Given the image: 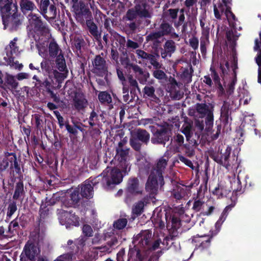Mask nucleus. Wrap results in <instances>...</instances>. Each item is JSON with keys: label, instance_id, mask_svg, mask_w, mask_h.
<instances>
[{"label": "nucleus", "instance_id": "1", "mask_svg": "<svg viewBox=\"0 0 261 261\" xmlns=\"http://www.w3.org/2000/svg\"><path fill=\"white\" fill-rule=\"evenodd\" d=\"M167 161L163 158L159 159L156 167L151 170L146 184V189L151 194L157 192L159 187L164 185L162 173L164 170Z\"/></svg>", "mask_w": 261, "mask_h": 261}, {"label": "nucleus", "instance_id": "2", "mask_svg": "<svg viewBox=\"0 0 261 261\" xmlns=\"http://www.w3.org/2000/svg\"><path fill=\"white\" fill-rule=\"evenodd\" d=\"M100 176L103 187L105 189H110L122 181L123 174L114 167H108Z\"/></svg>", "mask_w": 261, "mask_h": 261}, {"label": "nucleus", "instance_id": "3", "mask_svg": "<svg viewBox=\"0 0 261 261\" xmlns=\"http://www.w3.org/2000/svg\"><path fill=\"white\" fill-rule=\"evenodd\" d=\"M117 153L115 156L118 163L114 167L124 175L128 173L130 170L131 165L128 156V149L123 147V143L119 142L116 149Z\"/></svg>", "mask_w": 261, "mask_h": 261}, {"label": "nucleus", "instance_id": "4", "mask_svg": "<svg viewBox=\"0 0 261 261\" xmlns=\"http://www.w3.org/2000/svg\"><path fill=\"white\" fill-rule=\"evenodd\" d=\"M231 0H222L217 4H214V13L217 19H221L222 14L224 12L229 24L233 26L236 17L231 11Z\"/></svg>", "mask_w": 261, "mask_h": 261}, {"label": "nucleus", "instance_id": "5", "mask_svg": "<svg viewBox=\"0 0 261 261\" xmlns=\"http://www.w3.org/2000/svg\"><path fill=\"white\" fill-rule=\"evenodd\" d=\"M13 8L10 13L5 14V16H2L5 29H8L10 31L16 30L22 21V17L16 13L17 6L14 5Z\"/></svg>", "mask_w": 261, "mask_h": 261}, {"label": "nucleus", "instance_id": "6", "mask_svg": "<svg viewBox=\"0 0 261 261\" xmlns=\"http://www.w3.org/2000/svg\"><path fill=\"white\" fill-rule=\"evenodd\" d=\"M60 223L62 225H65L67 228L70 226H78L79 225V218L70 212L60 210L59 213Z\"/></svg>", "mask_w": 261, "mask_h": 261}, {"label": "nucleus", "instance_id": "7", "mask_svg": "<svg viewBox=\"0 0 261 261\" xmlns=\"http://www.w3.org/2000/svg\"><path fill=\"white\" fill-rule=\"evenodd\" d=\"M72 8L76 19L79 20L88 19L91 16V13L89 9L82 2L75 3L72 6Z\"/></svg>", "mask_w": 261, "mask_h": 261}, {"label": "nucleus", "instance_id": "8", "mask_svg": "<svg viewBox=\"0 0 261 261\" xmlns=\"http://www.w3.org/2000/svg\"><path fill=\"white\" fill-rule=\"evenodd\" d=\"M137 15L140 17H150V14L144 4L137 5L135 10L129 9L126 13V18L129 20L135 19Z\"/></svg>", "mask_w": 261, "mask_h": 261}, {"label": "nucleus", "instance_id": "9", "mask_svg": "<svg viewBox=\"0 0 261 261\" xmlns=\"http://www.w3.org/2000/svg\"><path fill=\"white\" fill-rule=\"evenodd\" d=\"M151 238V233L149 230L141 231L134 240L135 245H139L140 248L147 246Z\"/></svg>", "mask_w": 261, "mask_h": 261}, {"label": "nucleus", "instance_id": "10", "mask_svg": "<svg viewBox=\"0 0 261 261\" xmlns=\"http://www.w3.org/2000/svg\"><path fill=\"white\" fill-rule=\"evenodd\" d=\"M28 18L30 23L34 27L36 31L48 33V29L46 28L45 25L41 21L40 17L37 15L31 13L29 15Z\"/></svg>", "mask_w": 261, "mask_h": 261}, {"label": "nucleus", "instance_id": "11", "mask_svg": "<svg viewBox=\"0 0 261 261\" xmlns=\"http://www.w3.org/2000/svg\"><path fill=\"white\" fill-rule=\"evenodd\" d=\"M23 253L30 260H32L39 255L40 250L37 245L29 242L24 248Z\"/></svg>", "mask_w": 261, "mask_h": 261}, {"label": "nucleus", "instance_id": "12", "mask_svg": "<svg viewBox=\"0 0 261 261\" xmlns=\"http://www.w3.org/2000/svg\"><path fill=\"white\" fill-rule=\"evenodd\" d=\"M211 237L210 236H199L197 235L194 237L192 241L196 243V246L197 247L201 249H204L208 248L210 246Z\"/></svg>", "mask_w": 261, "mask_h": 261}, {"label": "nucleus", "instance_id": "13", "mask_svg": "<svg viewBox=\"0 0 261 261\" xmlns=\"http://www.w3.org/2000/svg\"><path fill=\"white\" fill-rule=\"evenodd\" d=\"M94 183L91 181H86L81 188V193L82 196L90 198L93 195V186Z\"/></svg>", "mask_w": 261, "mask_h": 261}, {"label": "nucleus", "instance_id": "14", "mask_svg": "<svg viewBox=\"0 0 261 261\" xmlns=\"http://www.w3.org/2000/svg\"><path fill=\"white\" fill-rule=\"evenodd\" d=\"M161 29L162 30V33L155 32L149 34L147 37V40H154L158 39L161 36L167 34L171 31L172 27L168 23H165L161 25Z\"/></svg>", "mask_w": 261, "mask_h": 261}, {"label": "nucleus", "instance_id": "15", "mask_svg": "<svg viewBox=\"0 0 261 261\" xmlns=\"http://www.w3.org/2000/svg\"><path fill=\"white\" fill-rule=\"evenodd\" d=\"M12 0H0V12L2 16H5V14L10 13L14 9L12 7Z\"/></svg>", "mask_w": 261, "mask_h": 261}, {"label": "nucleus", "instance_id": "16", "mask_svg": "<svg viewBox=\"0 0 261 261\" xmlns=\"http://www.w3.org/2000/svg\"><path fill=\"white\" fill-rule=\"evenodd\" d=\"M209 44V29H204L202 31L200 39V49L202 53L206 51V47Z\"/></svg>", "mask_w": 261, "mask_h": 261}, {"label": "nucleus", "instance_id": "17", "mask_svg": "<svg viewBox=\"0 0 261 261\" xmlns=\"http://www.w3.org/2000/svg\"><path fill=\"white\" fill-rule=\"evenodd\" d=\"M74 105L77 110H81L87 105V101L82 94H76L74 99Z\"/></svg>", "mask_w": 261, "mask_h": 261}, {"label": "nucleus", "instance_id": "18", "mask_svg": "<svg viewBox=\"0 0 261 261\" xmlns=\"http://www.w3.org/2000/svg\"><path fill=\"white\" fill-rule=\"evenodd\" d=\"M234 206V204H231L229 205L226 206L223 212L222 213L219 220L216 223V227L218 230L220 229L222 224L225 220L228 212L231 210L232 207Z\"/></svg>", "mask_w": 261, "mask_h": 261}, {"label": "nucleus", "instance_id": "19", "mask_svg": "<svg viewBox=\"0 0 261 261\" xmlns=\"http://www.w3.org/2000/svg\"><path fill=\"white\" fill-rule=\"evenodd\" d=\"M174 43L171 41H167L165 43L164 51L161 53L162 58H165L167 56H171L172 53L175 50Z\"/></svg>", "mask_w": 261, "mask_h": 261}, {"label": "nucleus", "instance_id": "20", "mask_svg": "<svg viewBox=\"0 0 261 261\" xmlns=\"http://www.w3.org/2000/svg\"><path fill=\"white\" fill-rule=\"evenodd\" d=\"M20 6L23 13L29 11H33L36 8L35 4L30 0H21Z\"/></svg>", "mask_w": 261, "mask_h": 261}, {"label": "nucleus", "instance_id": "21", "mask_svg": "<svg viewBox=\"0 0 261 261\" xmlns=\"http://www.w3.org/2000/svg\"><path fill=\"white\" fill-rule=\"evenodd\" d=\"M36 45L40 56L42 57H45L46 55L48 42L43 40V38H41L37 42Z\"/></svg>", "mask_w": 261, "mask_h": 261}, {"label": "nucleus", "instance_id": "22", "mask_svg": "<svg viewBox=\"0 0 261 261\" xmlns=\"http://www.w3.org/2000/svg\"><path fill=\"white\" fill-rule=\"evenodd\" d=\"M230 153V149L229 147H227L226 150V152L225 154L222 156V159L219 160H217V162L220 164H221L224 166L226 169H229L230 166V164L229 163L228 161V159Z\"/></svg>", "mask_w": 261, "mask_h": 261}, {"label": "nucleus", "instance_id": "23", "mask_svg": "<svg viewBox=\"0 0 261 261\" xmlns=\"http://www.w3.org/2000/svg\"><path fill=\"white\" fill-rule=\"evenodd\" d=\"M236 65L234 64V65L231 67L232 70L233 71V72L232 73V79L231 80V81L229 83H228L227 86V92L228 94H231L234 89V85L236 83V74L234 71V69L236 68Z\"/></svg>", "mask_w": 261, "mask_h": 261}, {"label": "nucleus", "instance_id": "24", "mask_svg": "<svg viewBox=\"0 0 261 261\" xmlns=\"http://www.w3.org/2000/svg\"><path fill=\"white\" fill-rule=\"evenodd\" d=\"M239 93L240 102H243L244 105L248 104L250 100L248 92L243 89H239Z\"/></svg>", "mask_w": 261, "mask_h": 261}, {"label": "nucleus", "instance_id": "25", "mask_svg": "<svg viewBox=\"0 0 261 261\" xmlns=\"http://www.w3.org/2000/svg\"><path fill=\"white\" fill-rule=\"evenodd\" d=\"M196 110L197 113L200 115V117H203L211 111L206 105L202 103L197 104L196 105Z\"/></svg>", "mask_w": 261, "mask_h": 261}, {"label": "nucleus", "instance_id": "26", "mask_svg": "<svg viewBox=\"0 0 261 261\" xmlns=\"http://www.w3.org/2000/svg\"><path fill=\"white\" fill-rule=\"evenodd\" d=\"M138 181L136 178H131L128 180V190L130 193H138Z\"/></svg>", "mask_w": 261, "mask_h": 261}, {"label": "nucleus", "instance_id": "27", "mask_svg": "<svg viewBox=\"0 0 261 261\" xmlns=\"http://www.w3.org/2000/svg\"><path fill=\"white\" fill-rule=\"evenodd\" d=\"M62 72H59L57 70H54L53 71L54 77L56 79L57 82L59 83L58 86L59 88L61 87L60 84L64 79H65L67 77L68 75V71Z\"/></svg>", "mask_w": 261, "mask_h": 261}, {"label": "nucleus", "instance_id": "28", "mask_svg": "<svg viewBox=\"0 0 261 261\" xmlns=\"http://www.w3.org/2000/svg\"><path fill=\"white\" fill-rule=\"evenodd\" d=\"M181 132L185 134L187 139H189L192 134V125L190 123L185 122L182 126Z\"/></svg>", "mask_w": 261, "mask_h": 261}, {"label": "nucleus", "instance_id": "29", "mask_svg": "<svg viewBox=\"0 0 261 261\" xmlns=\"http://www.w3.org/2000/svg\"><path fill=\"white\" fill-rule=\"evenodd\" d=\"M137 136L139 140L145 143L148 141L149 139V135L145 130H138Z\"/></svg>", "mask_w": 261, "mask_h": 261}, {"label": "nucleus", "instance_id": "30", "mask_svg": "<svg viewBox=\"0 0 261 261\" xmlns=\"http://www.w3.org/2000/svg\"><path fill=\"white\" fill-rule=\"evenodd\" d=\"M57 66L58 69L60 71H68L66 68L65 60L62 55H59L57 59Z\"/></svg>", "mask_w": 261, "mask_h": 261}, {"label": "nucleus", "instance_id": "31", "mask_svg": "<svg viewBox=\"0 0 261 261\" xmlns=\"http://www.w3.org/2000/svg\"><path fill=\"white\" fill-rule=\"evenodd\" d=\"M44 17L47 19H54L56 16V8L54 5L49 6L48 11L47 10L46 14H42Z\"/></svg>", "mask_w": 261, "mask_h": 261}, {"label": "nucleus", "instance_id": "32", "mask_svg": "<svg viewBox=\"0 0 261 261\" xmlns=\"http://www.w3.org/2000/svg\"><path fill=\"white\" fill-rule=\"evenodd\" d=\"M98 99L101 103H110L112 101L111 95L106 92H101L98 94Z\"/></svg>", "mask_w": 261, "mask_h": 261}, {"label": "nucleus", "instance_id": "33", "mask_svg": "<svg viewBox=\"0 0 261 261\" xmlns=\"http://www.w3.org/2000/svg\"><path fill=\"white\" fill-rule=\"evenodd\" d=\"M17 40V38H14V39L10 42L9 47H8L7 48V50L10 49V51L12 55H13V54L17 55L19 53L18 47L16 45Z\"/></svg>", "mask_w": 261, "mask_h": 261}, {"label": "nucleus", "instance_id": "34", "mask_svg": "<svg viewBox=\"0 0 261 261\" xmlns=\"http://www.w3.org/2000/svg\"><path fill=\"white\" fill-rule=\"evenodd\" d=\"M93 64L96 69H102L104 67L105 61L102 57L97 56L93 62Z\"/></svg>", "mask_w": 261, "mask_h": 261}, {"label": "nucleus", "instance_id": "35", "mask_svg": "<svg viewBox=\"0 0 261 261\" xmlns=\"http://www.w3.org/2000/svg\"><path fill=\"white\" fill-rule=\"evenodd\" d=\"M144 205V202L143 201H140L137 203L133 208V214L137 215H140L143 212Z\"/></svg>", "mask_w": 261, "mask_h": 261}, {"label": "nucleus", "instance_id": "36", "mask_svg": "<svg viewBox=\"0 0 261 261\" xmlns=\"http://www.w3.org/2000/svg\"><path fill=\"white\" fill-rule=\"evenodd\" d=\"M127 223V221L126 219H119L114 222L113 226L116 229H122L126 226Z\"/></svg>", "mask_w": 261, "mask_h": 261}, {"label": "nucleus", "instance_id": "37", "mask_svg": "<svg viewBox=\"0 0 261 261\" xmlns=\"http://www.w3.org/2000/svg\"><path fill=\"white\" fill-rule=\"evenodd\" d=\"M70 198H71V202L68 205H67V206H68V207L74 205L79 201V200L80 199L79 191L74 190L71 194Z\"/></svg>", "mask_w": 261, "mask_h": 261}, {"label": "nucleus", "instance_id": "38", "mask_svg": "<svg viewBox=\"0 0 261 261\" xmlns=\"http://www.w3.org/2000/svg\"><path fill=\"white\" fill-rule=\"evenodd\" d=\"M137 164L140 169L148 168L149 165V163L144 156H138Z\"/></svg>", "mask_w": 261, "mask_h": 261}, {"label": "nucleus", "instance_id": "39", "mask_svg": "<svg viewBox=\"0 0 261 261\" xmlns=\"http://www.w3.org/2000/svg\"><path fill=\"white\" fill-rule=\"evenodd\" d=\"M23 192V185L21 182H18L17 184L15 191L13 195V198L17 199H18Z\"/></svg>", "mask_w": 261, "mask_h": 261}, {"label": "nucleus", "instance_id": "40", "mask_svg": "<svg viewBox=\"0 0 261 261\" xmlns=\"http://www.w3.org/2000/svg\"><path fill=\"white\" fill-rule=\"evenodd\" d=\"M49 51L51 56L57 55L60 51L58 44L54 41L51 42L49 46Z\"/></svg>", "mask_w": 261, "mask_h": 261}, {"label": "nucleus", "instance_id": "41", "mask_svg": "<svg viewBox=\"0 0 261 261\" xmlns=\"http://www.w3.org/2000/svg\"><path fill=\"white\" fill-rule=\"evenodd\" d=\"M6 81V83L12 88L15 89L18 86V83L16 82L15 77L13 75L7 74Z\"/></svg>", "mask_w": 261, "mask_h": 261}, {"label": "nucleus", "instance_id": "42", "mask_svg": "<svg viewBox=\"0 0 261 261\" xmlns=\"http://www.w3.org/2000/svg\"><path fill=\"white\" fill-rule=\"evenodd\" d=\"M220 68L224 75L227 74L228 72L230 71L228 63L225 59H223L220 61Z\"/></svg>", "mask_w": 261, "mask_h": 261}, {"label": "nucleus", "instance_id": "43", "mask_svg": "<svg viewBox=\"0 0 261 261\" xmlns=\"http://www.w3.org/2000/svg\"><path fill=\"white\" fill-rule=\"evenodd\" d=\"M82 231L84 236L87 237L92 236L93 233V229L91 226L87 224H85L83 226Z\"/></svg>", "mask_w": 261, "mask_h": 261}, {"label": "nucleus", "instance_id": "44", "mask_svg": "<svg viewBox=\"0 0 261 261\" xmlns=\"http://www.w3.org/2000/svg\"><path fill=\"white\" fill-rule=\"evenodd\" d=\"M186 195V192L184 188L178 187L177 191L174 193V196L177 199H180Z\"/></svg>", "mask_w": 261, "mask_h": 261}, {"label": "nucleus", "instance_id": "45", "mask_svg": "<svg viewBox=\"0 0 261 261\" xmlns=\"http://www.w3.org/2000/svg\"><path fill=\"white\" fill-rule=\"evenodd\" d=\"M205 116L206 121L205 123L208 129H210L213 125V115L211 111L208 113Z\"/></svg>", "mask_w": 261, "mask_h": 261}, {"label": "nucleus", "instance_id": "46", "mask_svg": "<svg viewBox=\"0 0 261 261\" xmlns=\"http://www.w3.org/2000/svg\"><path fill=\"white\" fill-rule=\"evenodd\" d=\"M153 75L154 77L159 80H163L166 79V75L164 71L158 69L153 71Z\"/></svg>", "mask_w": 261, "mask_h": 261}, {"label": "nucleus", "instance_id": "47", "mask_svg": "<svg viewBox=\"0 0 261 261\" xmlns=\"http://www.w3.org/2000/svg\"><path fill=\"white\" fill-rule=\"evenodd\" d=\"M204 206V203L200 200H195L194 202L193 209L198 212L200 211Z\"/></svg>", "mask_w": 261, "mask_h": 261}, {"label": "nucleus", "instance_id": "48", "mask_svg": "<svg viewBox=\"0 0 261 261\" xmlns=\"http://www.w3.org/2000/svg\"><path fill=\"white\" fill-rule=\"evenodd\" d=\"M49 0H41L40 3V9L42 14H46L47 13V8L49 5Z\"/></svg>", "mask_w": 261, "mask_h": 261}, {"label": "nucleus", "instance_id": "49", "mask_svg": "<svg viewBox=\"0 0 261 261\" xmlns=\"http://www.w3.org/2000/svg\"><path fill=\"white\" fill-rule=\"evenodd\" d=\"M72 260V255L70 253H66L59 256L54 261H71Z\"/></svg>", "mask_w": 261, "mask_h": 261}, {"label": "nucleus", "instance_id": "50", "mask_svg": "<svg viewBox=\"0 0 261 261\" xmlns=\"http://www.w3.org/2000/svg\"><path fill=\"white\" fill-rule=\"evenodd\" d=\"M144 91L148 96L152 97L154 95V89L151 86H145L144 88Z\"/></svg>", "mask_w": 261, "mask_h": 261}, {"label": "nucleus", "instance_id": "51", "mask_svg": "<svg viewBox=\"0 0 261 261\" xmlns=\"http://www.w3.org/2000/svg\"><path fill=\"white\" fill-rule=\"evenodd\" d=\"M179 13L178 21L177 23H175L176 27H178L181 25L185 20L184 10L183 9H180L179 11Z\"/></svg>", "mask_w": 261, "mask_h": 261}, {"label": "nucleus", "instance_id": "52", "mask_svg": "<svg viewBox=\"0 0 261 261\" xmlns=\"http://www.w3.org/2000/svg\"><path fill=\"white\" fill-rule=\"evenodd\" d=\"M190 46L194 49H196L198 47V40L196 37H192L189 40Z\"/></svg>", "mask_w": 261, "mask_h": 261}, {"label": "nucleus", "instance_id": "53", "mask_svg": "<svg viewBox=\"0 0 261 261\" xmlns=\"http://www.w3.org/2000/svg\"><path fill=\"white\" fill-rule=\"evenodd\" d=\"M148 60H150L151 64L155 68L159 69L161 68V65L155 60L152 55H150V57L148 58Z\"/></svg>", "mask_w": 261, "mask_h": 261}, {"label": "nucleus", "instance_id": "54", "mask_svg": "<svg viewBox=\"0 0 261 261\" xmlns=\"http://www.w3.org/2000/svg\"><path fill=\"white\" fill-rule=\"evenodd\" d=\"M206 19V13L205 12L201 14L200 16L199 20L200 26L202 29V31L204 29H208L207 27H205V21Z\"/></svg>", "mask_w": 261, "mask_h": 261}, {"label": "nucleus", "instance_id": "55", "mask_svg": "<svg viewBox=\"0 0 261 261\" xmlns=\"http://www.w3.org/2000/svg\"><path fill=\"white\" fill-rule=\"evenodd\" d=\"M179 160H180V162L185 163L188 166L193 169V163H192V162L190 160L186 159L185 157H184L183 156H179Z\"/></svg>", "mask_w": 261, "mask_h": 261}, {"label": "nucleus", "instance_id": "56", "mask_svg": "<svg viewBox=\"0 0 261 261\" xmlns=\"http://www.w3.org/2000/svg\"><path fill=\"white\" fill-rule=\"evenodd\" d=\"M136 53L139 57L143 58V59H148V58L149 57H150V55H151L149 54H147V53L144 52L143 50H139V49L136 50Z\"/></svg>", "mask_w": 261, "mask_h": 261}, {"label": "nucleus", "instance_id": "57", "mask_svg": "<svg viewBox=\"0 0 261 261\" xmlns=\"http://www.w3.org/2000/svg\"><path fill=\"white\" fill-rule=\"evenodd\" d=\"M88 26L90 29L91 33L93 35H96L97 32V28L96 25L93 22H89Z\"/></svg>", "mask_w": 261, "mask_h": 261}, {"label": "nucleus", "instance_id": "58", "mask_svg": "<svg viewBox=\"0 0 261 261\" xmlns=\"http://www.w3.org/2000/svg\"><path fill=\"white\" fill-rule=\"evenodd\" d=\"M159 140L158 141L159 143H164V141L169 140V137L167 135H166L165 133H162L158 135V136Z\"/></svg>", "mask_w": 261, "mask_h": 261}, {"label": "nucleus", "instance_id": "59", "mask_svg": "<svg viewBox=\"0 0 261 261\" xmlns=\"http://www.w3.org/2000/svg\"><path fill=\"white\" fill-rule=\"evenodd\" d=\"M30 77L29 73L25 72H21L17 74L16 78L19 81H21L24 79H28Z\"/></svg>", "mask_w": 261, "mask_h": 261}, {"label": "nucleus", "instance_id": "60", "mask_svg": "<svg viewBox=\"0 0 261 261\" xmlns=\"http://www.w3.org/2000/svg\"><path fill=\"white\" fill-rule=\"evenodd\" d=\"M54 113L58 119L59 125L62 126L64 125V119L58 111H54Z\"/></svg>", "mask_w": 261, "mask_h": 261}, {"label": "nucleus", "instance_id": "61", "mask_svg": "<svg viewBox=\"0 0 261 261\" xmlns=\"http://www.w3.org/2000/svg\"><path fill=\"white\" fill-rule=\"evenodd\" d=\"M238 37V36L234 35L233 34V32L232 30L231 31H229L227 33V38L228 40H231V41H234L236 40Z\"/></svg>", "mask_w": 261, "mask_h": 261}, {"label": "nucleus", "instance_id": "62", "mask_svg": "<svg viewBox=\"0 0 261 261\" xmlns=\"http://www.w3.org/2000/svg\"><path fill=\"white\" fill-rule=\"evenodd\" d=\"M244 121L245 123H249L251 125H254L255 120L252 116H247L244 118Z\"/></svg>", "mask_w": 261, "mask_h": 261}, {"label": "nucleus", "instance_id": "63", "mask_svg": "<svg viewBox=\"0 0 261 261\" xmlns=\"http://www.w3.org/2000/svg\"><path fill=\"white\" fill-rule=\"evenodd\" d=\"M175 140L177 142L178 145H181L184 141V137L179 134H178L175 137Z\"/></svg>", "mask_w": 261, "mask_h": 261}, {"label": "nucleus", "instance_id": "64", "mask_svg": "<svg viewBox=\"0 0 261 261\" xmlns=\"http://www.w3.org/2000/svg\"><path fill=\"white\" fill-rule=\"evenodd\" d=\"M16 209H17V208H16V206L15 205H14V204L10 205L8 207V215L9 216H11L16 211Z\"/></svg>", "mask_w": 261, "mask_h": 261}]
</instances>
